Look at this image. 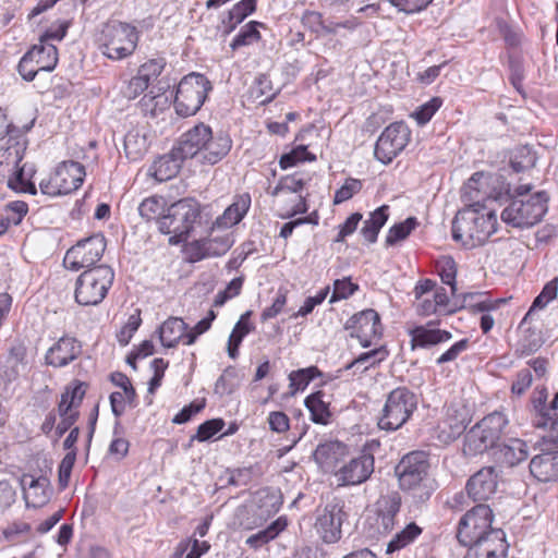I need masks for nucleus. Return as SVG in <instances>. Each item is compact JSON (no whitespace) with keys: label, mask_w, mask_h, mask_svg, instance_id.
<instances>
[{"label":"nucleus","mask_w":558,"mask_h":558,"mask_svg":"<svg viewBox=\"0 0 558 558\" xmlns=\"http://www.w3.org/2000/svg\"><path fill=\"white\" fill-rule=\"evenodd\" d=\"M531 474L539 482L558 480V450L536 454L530 462Z\"/></svg>","instance_id":"28"},{"label":"nucleus","mask_w":558,"mask_h":558,"mask_svg":"<svg viewBox=\"0 0 558 558\" xmlns=\"http://www.w3.org/2000/svg\"><path fill=\"white\" fill-rule=\"evenodd\" d=\"M417 408V398L407 387H398L387 395L378 417L379 429L395 432L401 428Z\"/></svg>","instance_id":"7"},{"label":"nucleus","mask_w":558,"mask_h":558,"mask_svg":"<svg viewBox=\"0 0 558 558\" xmlns=\"http://www.w3.org/2000/svg\"><path fill=\"white\" fill-rule=\"evenodd\" d=\"M85 167L77 161L59 163L54 171L39 182L40 192L50 197L70 194L84 182Z\"/></svg>","instance_id":"10"},{"label":"nucleus","mask_w":558,"mask_h":558,"mask_svg":"<svg viewBox=\"0 0 558 558\" xmlns=\"http://www.w3.org/2000/svg\"><path fill=\"white\" fill-rule=\"evenodd\" d=\"M165 66L166 60L163 58L150 59L138 68L137 74L149 85L161 74Z\"/></svg>","instance_id":"55"},{"label":"nucleus","mask_w":558,"mask_h":558,"mask_svg":"<svg viewBox=\"0 0 558 558\" xmlns=\"http://www.w3.org/2000/svg\"><path fill=\"white\" fill-rule=\"evenodd\" d=\"M533 381L532 372L529 368L518 372L517 377L511 386V392L517 396H522L531 387Z\"/></svg>","instance_id":"64"},{"label":"nucleus","mask_w":558,"mask_h":558,"mask_svg":"<svg viewBox=\"0 0 558 558\" xmlns=\"http://www.w3.org/2000/svg\"><path fill=\"white\" fill-rule=\"evenodd\" d=\"M251 206V197L248 194L239 196L222 214L218 217L211 227V231L216 228L228 229L239 223L246 215Z\"/></svg>","instance_id":"31"},{"label":"nucleus","mask_w":558,"mask_h":558,"mask_svg":"<svg viewBox=\"0 0 558 558\" xmlns=\"http://www.w3.org/2000/svg\"><path fill=\"white\" fill-rule=\"evenodd\" d=\"M374 457L363 453L343 461L335 471L337 485L340 487L355 486L366 482L374 472Z\"/></svg>","instance_id":"19"},{"label":"nucleus","mask_w":558,"mask_h":558,"mask_svg":"<svg viewBox=\"0 0 558 558\" xmlns=\"http://www.w3.org/2000/svg\"><path fill=\"white\" fill-rule=\"evenodd\" d=\"M536 160V154L530 146H520L514 149L510 166L517 173L525 172L534 168Z\"/></svg>","instance_id":"43"},{"label":"nucleus","mask_w":558,"mask_h":558,"mask_svg":"<svg viewBox=\"0 0 558 558\" xmlns=\"http://www.w3.org/2000/svg\"><path fill=\"white\" fill-rule=\"evenodd\" d=\"M442 105V100L439 97H434L427 102L420 106L411 117L417 122L418 125H425L432 120L434 114L439 110Z\"/></svg>","instance_id":"51"},{"label":"nucleus","mask_w":558,"mask_h":558,"mask_svg":"<svg viewBox=\"0 0 558 558\" xmlns=\"http://www.w3.org/2000/svg\"><path fill=\"white\" fill-rule=\"evenodd\" d=\"M432 323L426 326H416L409 330L411 337L412 349L416 348H429L438 343L447 342L452 338L451 332L437 328H429Z\"/></svg>","instance_id":"30"},{"label":"nucleus","mask_w":558,"mask_h":558,"mask_svg":"<svg viewBox=\"0 0 558 558\" xmlns=\"http://www.w3.org/2000/svg\"><path fill=\"white\" fill-rule=\"evenodd\" d=\"M415 310L420 316L450 315L459 311L462 305L457 298H452L445 287L435 289L433 294L415 299Z\"/></svg>","instance_id":"20"},{"label":"nucleus","mask_w":558,"mask_h":558,"mask_svg":"<svg viewBox=\"0 0 558 558\" xmlns=\"http://www.w3.org/2000/svg\"><path fill=\"white\" fill-rule=\"evenodd\" d=\"M256 9V0H241L235 3L228 12V16L223 20L227 33H231L238 24L246 16L252 14Z\"/></svg>","instance_id":"41"},{"label":"nucleus","mask_w":558,"mask_h":558,"mask_svg":"<svg viewBox=\"0 0 558 558\" xmlns=\"http://www.w3.org/2000/svg\"><path fill=\"white\" fill-rule=\"evenodd\" d=\"M436 271L441 279V282L449 287L450 295H457V263L451 256H441L436 260Z\"/></svg>","instance_id":"39"},{"label":"nucleus","mask_w":558,"mask_h":558,"mask_svg":"<svg viewBox=\"0 0 558 558\" xmlns=\"http://www.w3.org/2000/svg\"><path fill=\"white\" fill-rule=\"evenodd\" d=\"M359 286L353 283L350 278L337 279L333 282V291L329 303H335L340 300H344L350 298Z\"/></svg>","instance_id":"58"},{"label":"nucleus","mask_w":558,"mask_h":558,"mask_svg":"<svg viewBox=\"0 0 558 558\" xmlns=\"http://www.w3.org/2000/svg\"><path fill=\"white\" fill-rule=\"evenodd\" d=\"M211 89V83L204 74L192 72L185 75L177 86L174 97L177 114L183 118L196 114Z\"/></svg>","instance_id":"8"},{"label":"nucleus","mask_w":558,"mask_h":558,"mask_svg":"<svg viewBox=\"0 0 558 558\" xmlns=\"http://www.w3.org/2000/svg\"><path fill=\"white\" fill-rule=\"evenodd\" d=\"M362 189V182L357 179L349 178L344 181L343 185L335 193L333 203L341 204L349 201Z\"/></svg>","instance_id":"61"},{"label":"nucleus","mask_w":558,"mask_h":558,"mask_svg":"<svg viewBox=\"0 0 558 558\" xmlns=\"http://www.w3.org/2000/svg\"><path fill=\"white\" fill-rule=\"evenodd\" d=\"M76 459V451H69L62 459L59 465V484L62 488H65L69 484L71 472Z\"/></svg>","instance_id":"63"},{"label":"nucleus","mask_w":558,"mask_h":558,"mask_svg":"<svg viewBox=\"0 0 558 558\" xmlns=\"http://www.w3.org/2000/svg\"><path fill=\"white\" fill-rule=\"evenodd\" d=\"M433 0H388V2L405 14H414L425 10Z\"/></svg>","instance_id":"62"},{"label":"nucleus","mask_w":558,"mask_h":558,"mask_svg":"<svg viewBox=\"0 0 558 558\" xmlns=\"http://www.w3.org/2000/svg\"><path fill=\"white\" fill-rule=\"evenodd\" d=\"M26 138L23 133L10 135L7 142L0 146V177L4 178L13 172L24 158Z\"/></svg>","instance_id":"23"},{"label":"nucleus","mask_w":558,"mask_h":558,"mask_svg":"<svg viewBox=\"0 0 558 558\" xmlns=\"http://www.w3.org/2000/svg\"><path fill=\"white\" fill-rule=\"evenodd\" d=\"M344 328L350 331L351 338L359 340L363 348L371 347L373 340L379 338L383 331L379 314L372 308L351 316L347 320Z\"/></svg>","instance_id":"17"},{"label":"nucleus","mask_w":558,"mask_h":558,"mask_svg":"<svg viewBox=\"0 0 558 558\" xmlns=\"http://www.w3.org/2000/svg\"><path fill=\"white\" fill-rule=\"evenodd\" d=\"M124 150L129 158H138L145 150V138L136 131L128 132L124 137Z\"/></svg>","instance_id":"57"},{"label":"nucleus","mask_w":558,"mask_h":558,"mask_svg":"<svg viewBox=\"0 0 558 558\" xmlns=\"http://www.w3.org/2000/svg\"><path fill=\"white\" fill-rule=\"evenodd\" d=\"M422 533V529L414 522L409 523L403 530L395 534V536L387 544V554L401 550L408 545L412 544Z\"/></svg>","instance_id":"40"},{"label":"nucleus","mask_w":558,"mask_h":558,"mask_svg":"<svg viewBox=\"0 0 558 558\" xmlns=\"http://www.w3.org/2000/svg\"><path fill=\"white\" fill-rule=\"evenodd\" d=\"M348 456V447L338 440H328L317 446L314 451L315 462L325 471L335 475V471Z\"/></svg>","instance_id":"25"},{"label":"nucleus","mask_w":558,"mask_h":558,"mask_svg":"<svg viewBox=\"0 0 558 558\" xmlns=\"http://www.w3.org/2000/svg\"><path fill=\"white\" fill-rule=\"evenodd\" d=\"M349 513L340 498H333L320 510L315 520V531L324 544L338 543L342 537V524Z\"/></svg>","instance_id":"12"},{"label":"nucleus","mask_w":558,"mask_h":558,"mask_svg":"<svg viewBox=\"0 0 558 558\" xmlns=\"http://www.w3.org/2000/svg\"><path fill=\"white\" fill-rule=\"evenodd\" d=\"M496 454L500 463L514 466L527 459L529 446L522 439L511 438L500 446Z\"/></svg>","instance_id":"32"},{"label":"nucleus","mask_w":558,"mask_h":558,"mask_svg":"<svg viewBox=\"0 0 558 558\" xmlns=\"http://www.w3.org/2000/svg\"><path fill=\"white\" fill-rule=\"evenodd\" d=\"M206 142L201 159L209 165L219 162L228 155L232 146V141L228 135L217 134L214 136L211 131L210 140Z\"/></svg>","instance_id":"34"},{"label":"nucleus","mask_w":558,"mask_h":558,"mask_svg":"<svg viewBox=\"0 0 558 558\" xmlns=\"http://www.w3.org/2000/svg\"><path fill=\"white\" fill-rule=\"evenodd\" d=\"M259 26H263V24L256 21H251L250 23L244 25L240 29L239 34L231 41V49L236 50L240 47L257 43L260 39V33L258 31Z\"/></svg>","instance_id":"48"},{"label":"nucleus","mask_w":558,"mask_h":558,"mask_svg":"<svg viewBox=\"0 0 558 558\" xmlns=\"http://www.w3.org/2000/svg\"><path fill=\"white\" fill-rule=\"evenodd\" d=\"M82 352L80 342L72 337H62L46 354L47 364L63 367L78 357Z\"/></svg>","instance_id":"27"},{"label":"nucleus","mask_w":558,"mask_h":558,"mask_svg":"<svg viewBox=\"0 0 558 558\" xmlns=\"http://www.w3.org/2000/svg\"><path fill=\"white\" fill-rule=\"evenodd\" d=\"M184 159L174 146L170 153L155 159L149 171L157 181H168L179 173Z\"/></svg>","instance_id":"29"},{"label":"nucleus","mask_w":558,"mask_h":558,"mask_svg":"<svg viewBox=\"0 0 558 558\" xmlns=\"http://www.w3.org/2000/svg\"><path fill=\"white\" fill-rule=\"evenodd\" d=\"M287 527V519L278 518L266 529L258 531L246 539V544L252 548H259L270 541L275 539Z\"/></svg>","instance_id":"38"},{"label":"nucleus","mask_w":558,"mask_h":558,"mask_svg":"<svg viewBox=\"0 0 558 558\" xmlns=\"http://www.w3.org/2000/svg\"><path fill=\"white\" fill-rule=\"evenodd\" d=\"M376 524L380 533H389L396 525V517L400 512L401 497L398 493L383 495L376 501Z\"/></svg>","instance_id":"26"},{"label":"nucleus","mask_w":558,"mask_h":558,"mask_svg":"<svg viewBox=\"0 0 558 558\" xmlns=\"http://www.w3.org/2000/svg\"><path fill=\"white\" fill-rule=\"evenodd\" d=\"M187 325L182 318L170 317L159 327V339L165 348H174L180 341L184 343Z\"/></svg>","instance_id":"33"},{"label":"nucleus","mask_w":558,"mask_h":558,"mask_svg":"<svg viewBox=\"0 0 558 558\" xmlns=\"http://www.w3.org/2000/svg\"><path fill=\"white\" fill-rule=\"evenodd\" d=\"M251 93L256 99L260 98V104L269 102L275 97L271 81L265 74H260L255 78Z\"/></svg>","instance_id":"52"},{"label":"nucleus","mask_w":558,"mask_h":558,"mask_svg":"<svg viewBox=\"0 0 558 558\" xmlns=\"http://www.w3.org/2000/svg\"><path fill=\"white\" fill-rule=\"evenodd\" d=\"M201 216L199 204L191 198H183L167 207V211L158 220V230L169 234V243L178 245L187 240Z\"/></svg>","instance_id":"4"},{"label":"nucleus","mask_w":558,"mask_h":558,"mask_svg":"<svg viewBox=\"0 0 558 558\" xmlns=\"http://www.w3.org/2000/svg\"><path fill=\"white\" fill-rule=\"evenodd\" d=\"M58 63V50L51 43L39 39L20 60L17 71L27 82H32L39 71L51 72Z\"/></svg>","instance_id":"13"},{"label":"nucleus","mask_w":558,"mask_h":558,"mask_svg":"<svg viewBox=\"0 0 558 558\" xmlns=\"http://www.w3.org/2000/svg\"><path fill=\"white\" fill-rule=\"evenodd\" d=\"M388 356V351L385 347H379L368 352L361 353L357 357H355L351 363H349L345 368H359L363 367L362 371L365 372L368 368L379 364Z\"/></svg>","instance_id":"46"},{"label":"nucleus","mask_w":558,"mask_h":558,"mask_svg":"<svg viewBox=\"0 0 558 558\" xmlns=\"http://www.w3.org/2000/svg\"><path fill=\"white\" fill-rule=\"evenodd\" d=\"M466 417L462 415H451L448 410L446 418L438 425V438L445 444L457 439L466 428Z\"/></svg>","instance_id":"37"},{"label":"nucleus","mask_w":558,"mask_h":558,"mask_svg":"<svg viewBox=\"0 0 558 558\" xmlns=\"http://www.w3.org/2000/svg\"><path fill=\"white\" fill-rule=\"evenodd\" d=\"M498 473L494 466H485L473 474L466 482L465 489L474 501H485L496 492Z\"/></svg>","instance_id":"21"},{"label":"nucleus","mask_w":558,"mask_h":558,"mask_svg":"<svg viewBox=\"0 0 558 558\" xmlns=\"http://www.w3.org/2000/svg\"><path fill=\"white\" fill-rule=\"evenodd\" d=\"M233 245L230 233L194 240L184 246V255L189 263H197L206 258L225 255Z\"/></svg>","instance_id":"18"},{"label":"nucleus","mask_w":558,"mask_h":558,"mask_svg":"<svg viewBox=\"0 0 558 558\" xmlns=\"http://www.w3.org/2000/svg\"><path fill=\"white\" fill-rule=\"evenodd\" d=\"M510 192L501 175L475 172L462 190L464 202L485 204L486 201H501Z\"/></svg>","instance_id":"11"},{"label":"nucleus","mask_w":558,"mask_h":558,"mask_svg":"<svg viewBox=\"0 0 558 558\" xmlns=\"http://www.w3.org/2000/svg\"><path fill=\"white\" fill-rule=\"evenodd\" d=\"M547 397V390L544 387L535 388L531 397V403L535 413L533 424L537 428H546L548 426H553V417L550 416L549 405L546 404Z\"/></svg>","instance_id":"36"},{"label":"nucleus","mask_w":558,"mask_h":558,"mask_svg":"<svg viewBox=\"0 0 558 558\" xmlns=\"http://www.w3.org/2000/svg\"><path fill=\"white\" fill-rule=\"evenodd\" d=\"M308 180L310 179L302 173H293L291 175H287L282 178L278 185L274 189L272 195L276 196L283 191L289 193H298L306 185Z\"/></svg>","instance_id":"50"},{"label":"nucleus","mask_w":558,"mask_h":558,"mask_svg":"<svg viewBox=\"0 0 558 558\" xmlns=\"http://www.w3.org/2000/svg\"><path fill=\"white\" fill-rule=\"evenodd\" d=\"M316 157L312 155L305 146H299L290 153L283 154L280 157L279 166L282 170L294 167L300 161L315 160Z\"/></svg>","instance_id":"53"},{"label":"nucleus","mask_w":558,"mask_h":558,"mask_svg":"<svg viewBox=\"0 0 558 558\" xmlns=\"http://www.w3.org/2000/svg\"><path fill=\"white\" fill-rule=\"evenodd\" d=\"M85 396V389L82 384H76L73 387H69L62 395L58 405V412L66 414L68 412H78L77 409L81 405Z\"/></svg>","instance_id":"44"},{"label":"nucleus","mask_w":558,"mask_h":558,"mask_svg":"<svg viewBox=\"0 0 558 558\" xmlns=\"http://www.w3.org/2000/svg\"><path fill=\"white\" fill-rule=\"evenodd\" d=\"M167 367H168V362L165 361L163 359H155L151 362V368L154 369V376L151 377V379L148 383V395L149 396H147L145 398L147 404L153 403L151 396L161 386V381H162L165 371L167 369Z\"/></svg>","instance_id":"54"},{"label":"nucleus","mask_w":558,"mask_h":558,"mask_svg":"<svg viewBox=\"0 0 558 558\" xmlns=\"http://www.w3.org/2000/svg\"><path fill=\"white\" fill-rule=\"evenodd\" d=\"M114 280L110 266L99 265L83 271L76 280L75 301L84 306L97 305L106 298Z\"/></svg>","instance_id":"9"},{"label":"nucleus","mask_w":558,"mask_h":558,"mask_svg":"<svg viewBox=\"0 0 558 558\" xmlns=\"http://www.w3.org/2000/svg\"><path fill=\"white\" fill-rule=\"evenodd\" d=\"M8 175V185L10 189L21 191L24 193H29L32 195H35L37 193L35 184L24 179L23 168L17 167L13 172L9 173Z\"/></svg>","instance_id":"59"},{"label":"nucleus","mask_w":558,"mask_h":558,"mask_svg":"<svg viewBox=\"0 0 558 558\" xmlns=\"http://www.w3.org/2000/svg\"><path fill=\"white\" fill-rule=\"evenodd\" d=\"M530 184L515 189V197L501 213L504 222L515 228H529L541 221L547 211L548 195L546 192L530 195Z\"/></svg>","instance_id":"2"},{"label":"nucleus","mask_w":558,"mask_h":558,"mask_svg":"<svg viewBox=\"0 0 558 558\" xmlns=\"http://www.w3.org/2000/svg\"><path fill=\"white\" fill-rule=\"evenodd\" d=\"M324 393L317 391L305 399V407L311 412L312 421L318 424H327L330 416L328 403L324 401Z\"/></svg>","instance_id":"42"},{"label":"nucleus","mask_w":558,"mask_h":558,"mask_svg":"<svg viewBox=\"0 0 558 558\" xmlns=\"http://www.w3.org/2000/svg\"><path fill=\"white\" fill-rule=\"evenodd\" d=\"M452 221V239L464 248L484 245L497 230V216L485 204L468 202Z\"/></svg>","instance_id":"1"},{"label":"nucleus","mask_w":558,"mask_h":558,"mask_svg":"<svg viewBox=\"0 0 558 558\" xmlns=\"http://www.w3.org/2000/svg\"><path fill=\"white\" fill-rule=\"evenodd\" d=\"M418 226L415 217H408L405 220L391 226L386 235V245L393 246L400 241L405 240Z\"/></svg>","instance_id":"45"},{"label":"nucleus","mask_w":558,"mask_h":558,"mask_svg":"<svg viewBox=\"0 0 558 558\" xmlns=\"http://www.w3.org/2000/svg\"><path fill=\"white\" fill-rule=\"evenodd\" d=\"M235 379L236 371L231 366L227 367L215 384V393L219 396L231 395L236 388Z\"/></svg>","instance_id":"56"},{"label":"nucleus","mask_w":558,"mask_h":558,"mask_svg":"<svg viewBox=\"0 0 558 558\" xmlns=\"http://www.w3.org/2000/svg\"><path fill=\"white\" fill-rule=\"evenodd\" d=\"M428 457L424 451H413L405 454L396 468L401 489L413 492L414 497L426 500L430 497L433 487L428 485Z\"/></svg>","instance_id":"5"},{"label":"nucleus","mask_w":558,"mask_h":558,"mask_svg":"<svg viewBox=\"0 0 558 558\" xmlns=\"http://www.w3.org/2000/svg\"><path fill=\"white\" fill-rule=\"evenodd\" d=\"M225 426V421L222 418H213L204 422L197 428L196 435L193 439H197L198 441H207L216 434H218Z\"/></svg>","instance_id":"60"},{"label":"nucleus","mask_w":558,"mask_h":558,"mask_svg":"<svg viewBox=\"0 0 558 558\" xmlns=\"http://www.w3.org/2000/svg\"><path fill=\"white\" fill-rule=\"evenodd\" d=\"M210 126L198 123L180 136L175 148L181 153L183 158H193L202 156L206 141L210 140Z\"/></svg>","instance_id":"24"},{"label":"nucleus","mask_w":558,"mask_h":558,"mask_svg":"<svg viewBox=\"0 0 558 558\" xmlns=\"http://www.w3.org/2000/svg\"><path fill=\"white\" fill-rule=\"evenodd\" d=\"M493 510L488 505L478 504L470 509L459 521L457 538L461 545L473 544L480 536L494 530Z\"/></svg>","instance_id":"16"},{"label":"nucleus","mask_w":558,"mask_h":558,"mask_svg":"<svg viewBox=\"0 0 558 558\" xmlns=\"http://www.w3.org/2000/svg\"><path fill=\"white\" fill-rule=\"evenodd\" d=\"M411 140L409 126L400 121L385 128L376 141L375 158L384 165L390 163L408 146Z\"/></svg>","instance_id":"14"},{"label":"nucleus","mask_w":558,"mask_h":558,"mask_svg":"<svg viewBox=\"0 0 558 558\" xmlns=\"http://www.w3.org/2000/svg\"><path fill=\"white\" fill-rule=\"evenodd\" d=\"M558 293V277L553 278L542 289L541 293L534 299L527 315L535 310L545 308L551 301L557 298Z\"/></svg>","instance_id":"49"},{"label":"nucleus","mask_w":558,"mask_h":558,"mask_svg":"<svg viewBox=\"0 0 558 558\" xmlns=\"http://www.w3.org/2000/svg\"><path fill=\"white\" fill-rule=\"evenodd\" d=\"M472 545L489 550L492 556L505 558L508 550L506 534L501 529H494L475 539Z\"/></svg>","instance_id":"35"},{"label":"nucleus","mask_w":558,"mask_h":558,"mask_svg":"<svg viewBox=\"0 0 558 558\" xmlns=\"http://www.w3.org/2000/svg\"><path fill=\"white\" fill-rule=\"evenodd\" d=\"M166 211L165 198L157 195L143 199L138 206L140 216L147 221L153 219H157L158 221Z\"/></svg>","instance_id":"47"},{"label":"nucleus","mask_w":558,"mask_h":558,"mask_svg":"<svg viewBox=\"0 0 558 558\" xmlns=\"http://www.w3.org/2000/svg\"><path fill=\"white\" fill-rule=\"evenodd\" d=\"M509 421L505 413L495 411L484 416L465 435L463 450L475 456L495 447Z\"/></svg>","instance_id":"6"},{"label":"nucleus","mask_w":558,"mask_h":558,"mask_svg":"<svg viewBox=\"0 0 558 558\" xmlns=\"http://www.w3.org/2000/svg\"><path fill=\"white\" fill-rule=\"evenodd\" d=\"M106 250L105 236L100 233L78 241L69 248L63 258L65 268L77 271L88 268L100 260Z\"/></svg>","instance_id":"15"},{"label":"nucleus","mask_w":558,"mask_h":558,"mask_svg":"<svg viewBox=\"0 0 558 558\" xmlns=\"http://www.w3.org/2000/svg\"><path fill=\"white\" fill-rule=\"evenodd\" d=\"M20 483L27 507L39 508L49 501L51 489L47 476L40 475L36 477L32 474H23Z\"/></svg>","instance_id":"22"},{"label":"nucleus","mask_w":558,"mask_h":558,"mask_svg":"<svg viewBox=\"0 0 558 558\" xmlns=\"http://www.w3.org/2000/svg\"><path fill=\"white\" fill-rule=\"evenodd\" d=\"M140 41V31L132 24L110 21L101 27L97 45L107 59L121 61L135 52Z\"/></svg>","instance_id":"3"}]
</instances>
